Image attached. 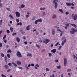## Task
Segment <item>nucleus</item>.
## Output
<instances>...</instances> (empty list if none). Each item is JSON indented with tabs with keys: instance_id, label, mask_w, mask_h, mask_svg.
I'll return each mask as SVG.
<instances>
[{
	"instance_id": "1",
	"label": "nucleus",
	"mask_w": 77,
	"mask_h": 77,
	"mask_svg": "<svg viewBox=\"0 0 77 77\" xmlns=\"http://www.w3.org/2000/svg\"><path fill=\"white\" fill-rule=\"evenodd\" d=\"M56 2H58V0H54L53 1V3L54 4V5H55L54 6L55 9H57V8L58 6V4H57V3Z\"/></svg>"
},
{
	"instance_id": "2",
	"label": "nucleus",
	"mask_w": 77,
	"mask_h": 77,
	"mask_svg": "<svg viewBox=\"0 0 77 77\" xmlns=\"http://www.w3.org/2000/svg\"><path fill=\"white\" fill-rule=\"evenodd\" d=\"M71 30L72 31H70V32L71 34H72V35H74L75 33V32H77V29H76L75 30V29L74 28H72Z\"/></svg>"
},
{
	"instance_id": "3",
	"label": "nucleus",
	"mask_w": 77,
	"mask_h": 77,
	"mask_svg": "<svg viewBox=\"0 0 77 77\" xmlns=\"http://www.w3.org/2000/svg\"><path fill=\"white\" fill-rule=\"evenodd\" d=\"M17 56L18 57H22V56L21 55V53L20 52L18 51L16 53Z\"/></svg>"
},
{
	"instance_id": "4",
	"label": "nucleus",
	"mask_w": 77,
	"mask_h": 77,
	"mask_svg": "<svg viewBox=\"0 0 77 77\" xmlns=\"http://www.w3.org/2000/svg\"><path fill=\"white\" fill-rule=\"evenodd\" d=\"M72 17H73L74 20H76L77 19V14H75L74 15V14H72Z\"/></svg>"
},
{
	"instance_id": "5",
	"label": "nucleus",
	"mask_w": 77,
	"mask_h": 77,
	"mask_svg": "<svg viewBox=\"0 0 77 77\" xmlns=\"http://www.w3.org/2000/svg\"><path fill=\"white\" fill-rule=\"evenodd\" d=\"M16 16L17 18L20 17V13L18 11H16L15 12Z\"/></svg>"
},
{
	"instance_id": "6",
	"label": "nucleus",
	"mask_w": 77,
	"mask_h": 77,
	"mask_svg": "<svg viewBox=\"0 0 77 77\" xmlns=\"http://www.w3.org/2000/svg\"><path fill=\"white\" fill-rule=\"evenodd\" d=\"M45 41H43V42H44V43H45L46 44H48V42H50V40L49 39L45 38Z\"/></svg>"
},
{
	"instance_id": "7",
	"label": "nucleus",
	"mask_w": 77,
	"mask_h": 77,
	"mask_svg": "<svg viewBox=\"0 0 77 77\" xmlns=\"http://www.w3.org/2000/svg\"><path fill=\"white\" fill-rule=\"evenodd\" d=\"M67 63V59L66 58H65L64 59V66H66V63Z\"/></svg>"
},
{
	"instance_id": "8",
	"label": "nucleus",
	"mask_w": 77,
	"mask_h": 77,
	"mask_svg": "<svg viewBox=\"0 0 77 77\" xmlns=\"http://www.w3.org/2000/svg\"><path fill=\"white\" fill-rule=\"evenodd\" d=\"M69 24H70V25H71L72 26H73V27H74L75 28H77V26L76 25H75V24L74 23H69Z\"/></svg>"
},
{
	"instance_id": "9",
	"label": "nucleus",
	"mask_w": 77,
	"mask_h": 77,
	"mask_svg": "<svg viewBox=\"0 0 77 77\" xmlns=\"http://www.w3.org/2000/svg\"><path fill=\"white\" fill-rule=\"evenodd\" d=\"M30 27H31V25H28L26 26V30H30Z\"/></svg>"
},
{
	"instance_id": "10",
	"label": "nucleus",
	"mask_w": 77,
	"mask_h": 77,
	"mask_svg": "<svg viewBox=\"0 0 77 77\" xmlns=\"http://www.w3.org/2000/svg\"><path fill=\"white\" fill-rule=\"evenodd\" d=\"M39 66L38 64H36L35 66V69H38V67L39 68Z\"/></svg>"
},
{
	"instance_id": "11",
	"label": "nucleus",
	"mask_w": 77,
	"mask_h": 77,
	"mask_svg": "<svg viewBox=\"0 0 77 77\" xmlns=\"http://www.w3.org/2000/svg\"><path fill=\"white\" fill-rule=\"evenodd\" d=\"M56 49H53L51 50V52L52 53H56Z\"/></svg>"
},
{
	"instance_id": "12",
	"label": "nucleus",
	"mask_w": 77,
	"mask_h": 77,
	"mask_svg": "<svg viewBox=\"0 0 77 77\" xmlns=\"http://www.w3.org/2000/svg\"><path fill=\"white\" fill-rule=\"evenodd\" d=\"M16 40L17 42H20V39L18 37H16Z\"/></svg>"
},
{
	"instance_id": "13",
	"label": "nucleus",
	"mask_w": 77,
	"mask_h": 77,
	"mask_svg": "<svg viewBox=\"0 0 77 77\" xmlns=\"http://www.w3.org/2000/svg\"><path fill=\"white\" fill-rule=\"evenodd\" d=\"M66 4L67 6H71V3H70L66 2Z\"/></svg>"
},
{
	"instance_id": "14",
	"label": "nucleus",
	"mask_w": 77,
	"mask_h": 77,
	"mask_svg": "<svg viewBox=\"0 0 77 77\" xmlns=\"http://www.w3.org/2000/svg\"><path fill=\"white\" fill-rule=\"evenodd\" d=\"M10 29L11 30V33H12V32H13L14 29H13V28H12V27H11L10 28Z\"/></svg>"
},
{
	"instance_id": "15",
	"label": "nucleus",
	"mask_w": 77,
	"mask_h": 77,
	"mask_svg": "<svg viewBox=\"0 0 77 77\" xmlns=\"http://www.w3.org/2000/svg\"><path fill=\"white\" fill-rule=\"evenodd\" d=\"M45 9V8H42L41 7L40 8V10L41 11H44Z\"/></svg>"
},
{
	"instance_id": "16",
	"label": "nucleus",
	"mask_w": 77,
	"mask_h": 77,
	"mask_svg": "<svg viewBox=\"0 0 77 77\" xmlns=\"http://www.w3.org/2000/svg\"><path fill=\"white\" fill-rule=\"evenodd\" d=\"M52 33L53 35H54L55 34V31H54V29H53V31L52 32Z\"/></svg>"
},
{
	"instance_id": "17",
	"label": "nucleus",
	"mask_w": 77,
	"mask_h": 77,
	"mask_svg": "<svg viewBox=\"0 0 77 77\" xmlns=\"http://www.w3.org/2000/svg\"><path fill=\"white\" fill-rule=\"evenodd\" d=\"M5 68H6V69H8V68H9V66H8L7 65H5Z\"/></svg>"
},
{
	"instance_id": "18",
	"label": "nucleus",
	"mask_w": 77,
	"mask_h": 77,
	"mask_svg": "<svg viewBox=\"0 0 77 77\" xmlns=\"http://www.w3.org/2000/svg\"><path fill=\"white\" fill-rule=\"evenodd\" d=\"M17 26H18L19 25V26H22L23 25V24H22V23L21 22L19 23H18L17 24Z\"/></svg>"
},
{
	"instance_id": "19",
	"label": "nucleus",
	"mask_w": 77,
	"mask_h": 77,
	"mask_svg": "<svg viewBox=\"0 0 77 77\" xmlns=\"http://www.w3.org/2000/svg\"><path fill=\"white\" fill-rule=\"evenodd\" d=\"M20 31L21 33L22 34H23L25 33L23 31V29L20 30Z\"/></svg>"
},
{
	"instance_id": "20",
	"label": "nucleus",
	"mask_w": 77,
	"mask_h": 77,
	"mask_svg": "<svg viewBox=\"0 0 77 77\" xmlns=\"http://www.w3.org/2000/svg\"><path fill=\"white\" fill-rule=\"evenodd\" d=\"M27 56H29V57H32V55L31 54H27Z\"/></svg>"
},
{
	"instance_id": "21",
	"label": "nucleus",
	"mask_w": 77,
	"mask_h": 77,
	"mask_svg": "<svg viewBox=\"0 0 77 77\" xmlns=\"http://www.w3.org/2000/svg\"><path fill=\"white\" fill-rule=\"evenodd\" d=\"M56 18V15L54 14L52 17V18L53 19H55V18Z\"/></svg>"
},
{
	"instance_id": "22",
	"label": "nucleus",
	"mask_w": 77,
	"mask_h": 77,
	"mask_svg": "<svg viewBox=\"0 0 77 77\" xmlns=\"http://www.w3.org/2000/svg\"><path fill=\"white\" fill-rule=\"evenodd\" d=\"M17 64H18V65H21V62L20 61H17Z\"/></svg>"
},
{
	"instance_id": "23",
	"label": "nucleus",
	"mask_w": 77,
	"mask_h": 77,
	"mask_svg": "<svg viewBox=\"0 0 77 77\" xmlns=\"http://www.w3.org/2000/svg\"><path fill=\"white\" fill-rule=\"evenodd\" d=\"M38 22L39 23H41L42 21V19H39L37 20Z\"/></svg>"
},
{
	"instance_id": "24",
	"label": "nucleus",
	"mask_w": 77,
	"mask_h": 77,
	"mask_svg": "<svg viewBox=\"0 0 77 77\" xmlns=\"http://www.w3.org/2000/svg\"><path fill=\"white\" fill-rule=\"evenodd\" d=\"M9 17L11 18H12V19H14V17L12 16V15L11 14H10L9 15Z\"/></svg>"
},
{
	"instance_id": "25",
	"label": "nucleus",
	"mask_w": 77,
	"mask_h": 77,
	"mask_svg": "<svg viewBox=\"0 0 77 77\" xmlns=\"http://www.w3.org/2000/svg\"><path fill=\"white\" fill-rule=\"evenodd\" d=\"M59 42H58L56 44H55V47H57V46H58V45H59Z\"/></svg>"
},
{
	"instance_id": "26",
	"label": "nucleus",
	"mask_w": 77,
	"mask_h": 77,
	"mask_svg": "<svg viewBox=\"0 0 77 77\" xmlns=\"http://www.w3.org/2000/svg\"><path fill=\"white\" fill-rule=\"evenodd\" d=\"M4 58L5 61H7V60H8V58H7V57H6V56H5V57Z\"/></svg>"
},
{
	"instance_id": "27",
	"label": "nucleus",
	"mask_w": 77,
	"mask_h": 77,
	"mask_svg": "<svg viewBox=\"0 0 77 77\" xmlns=\"http://www.w3.org/2000/svg\"><path fill=\"white\" fill-rule=\"evenodd\" d=\"M21 8H24L25 7V5L22 4L21 5Z\"/></svg>"
},
{
	"instance_id": "28",
	"label": "nucleus",
	"mask_w": 77,
	"mask_h": 77,
	"mask_svg": "<svg viewBox=\"0 0 77 77\" xmlns=\"http://www.w3.org/2000/svg\"><path fill=\"white\" fill-rule=\"evenodd\" d=\"M6 9L8 11H10V12H11V9H10V8H6Z\"/></svg>"
},
{
	"instance_id": "29",
	"label": "nucleus",
	"mask_w": 77,
	"mask_h": 77,
	"mask_svg": "<svg viewBox=\"0 0 77 77\" xmlns=\"http://www.w3.org/2000/svg\"><path fill=\"white\" fill-rule=\"evenodd\" d=\"M1 56H2V57H4V56H5V55H4V54H3L2 53H1Z\"/></svg>"
},
{
	"instance_id": "30",
	"label": "nucleus",
	"mask_w": 77,
	"mask_h": 77,
	"mask_svg": "<svg viewBox=\"0 0 77 77\" xmlns=\"http://www.w3.org/2000/svg\"><path fill=\"white\" fill-rule=\"evenodd\" d=\"M36 47H38V48H40V46H39V45H38L37 44H36Z\"/></svg>"
},
{
	"instance_id": "31",
	"label": "nucleus",
	"mask_w": 77,
	"mask_h": 77,
	"mask_svg": "<svg viewBox=\"0 0 77 77\" xmlns=\"http://www.w3.org/2000/svg\"><path fill=\"white\" fill-rule=\"evenodd\" d=\"M16 20L17 23H19V22H20V20H19V19H16Z\"/></svg>"
},
{
	"instance_id": "32",
	"label": "nucleus",
	"mask_w": 77,
	"mask_h": 77,
	"mask_svg": "<svg viewBox=\"0 0 77 77\" xmlns=\"http://www.w3.org/2000/svg\"><path fill=\"white\" fill-rule=\"evenodd\" d=\"M35 18H36V17H35L34 16L32 19V21H34V20H35Z\"/></svg>"
},
{
	"instance_id": "33",
	"label": "nucleus",
	"mask_w": 77,
	"mask_h": 77,
	"mask_svg": "<svg viewBox=\"0 0 77 77\" xmlns=\"http://www.w3.org/2000/svg\"><path fill=\"white\" fill-rule=\"evenodd\" d=\"M7 53H12V51H11V50L10 49H9L7 51Z\"/></svg>"
},
{
	"instance_id": "34",
	"label": "nucleus",
	"mask_w": 77,
	"mask_h": 77,
	"mask_svg": "<svg viewBox=\"0 0 77 77\" xmlns=\"http://www.w3.org/2000/svg\"><path fill=\"white\" fill-rule=\"evenodd\" d=\"M12 64H13L14 65V66H17V65H16V64H15V63H14V62H12Z\"/></svg>"
},
{
	"instance_id": "35",
	"label": "nucleus",
	"mask_w": 77,
	"mask_h": 77,
	"mask_svg": "<svg viewBox=\"0 0 77 77\" xmlns=\"http://www.w3.org/2000/svg\"><path fill=\"white\" fill-rule=\"evenodd\" d=\"M59 11H60V12H61V13H63V10L62 9H60L59 10Z\"/></svg>"
},
{
	"instance_id": "36",
	"label": "nucleus",
	"mask_w": 77,
	"mask_h": 77,
	"mask_svg": "<svg viewBox=\"0 0 77 77\" xmlns=\"http://www.w3.org/2000/svg\"><path fill=\"white\" fill-rule=\"evenodd\" d=\"M38 20H36L35 22V24H38Z\"/></svg>"
},
{
	"instance_id": "37",
	"label": "nucleus",
	"mask_w": 77,
	"mask_h": 77,
	"mask_svg": "<svg viewBox=\"0 0 77 77\" xmlns=\"http://www.w3.org/2000/svg\"><path fill=\"white\" fill-rule=\"evenodd\" d=\"M57 68L58 69H60V68H61V66H57Z\"/></svg>"
},
{
	"instance_id": "38",
	"label": "nucleus",
	"mask_w": 77,
	"mask_h": 77,
	"mask_svg": "<svg viewBox=\"0 0 77 77\" xmlns=\"http://www.w3.org/2000/svg\"><path fill=\"white\" fill-rule=\"evenodd\" d=\"M7 56L8 58H10V57H11V56H10V54H8Z\"/></svg>"
},
{
	"instance_id": "39",
	"label": "nucleus",
	"mask_w": 77,
	"mask_h": 77,
	"mask_svg": "<svg viewBox=\"0 0 77 77\" xmlns=\"http://www.w3.org/2000/svg\"><path fill=\"white\" fill-rule=\"evenodd\" d=\"M70 71H71V69H69L67 70V72H70Z\"/></svg>"
},
{
	"instance_id": "40",
	"label": "nucleus",
	"mask_w": 77,
	"mask_h": 77,
	"mask_svg": "<svg viewBox=\"0 0 77 77\" xmlns=\"http://www.w3.org/2000/svg\"><path fill=\"white\" fill-rule=\"evenodd\" d=\"M8 65L10 66H12V63H9L8 64Z\"/></svg>"
},
{
	"instance_id": "41",
	"label": "nucleus",
	"mask_w": 77,
	"mask_h": 77,
	"mask_svg": "<svg viewBox=\"0 0 77 77\" xmlns=\"http://www.w3.org/2000/svg\"><path fill=\"white\" fill-rule=\"evenodd\" d=\"M1 76L2 77H6V76L4 75V74H2Z\"/></svg>"
},
{
	"instance_id": "42",
	"label": "nucleus",
	"mask_w": 77,
	"mask_h": 77,
	"mask_svg": "<svg viewBox=\"0 0 77 77\" xmlns=\"http://www.w3.org/2000/svg\"><path fill=\"white\" fill-rule=\"evenodd\" d=\"M48 54H49V57H51V56H52V54H51V53H49Z\"/></svg>"
},
{
	"instance_id": "43",
	"label": "nucleus",
	"mask_w": 77,
	"mask_h": 77,
	"mask_svg": "<svg viewBox=\"0 0 77 77\" xmlns=\"http://www.w3.org/2000/svg\"><path fill=\"white\" fill-rule=\"evenodd\" d=\"M6 34H5L4 36L3 37V38L5 39L6 38Z\"/></svg>"
},
{
	"instance_id": "44",
	"label": "nucleus",
	"mask_w": 77,
	"mask_h": 77,
	"mask_svg": "<svg viewBox=\"0 0 77 77\" xmlns=\"http://www.w3.org/2000/svg\"><path fill=\"white\" fill-rule=\"evenodd\" d=\"M61 45L62 46H63V45H64V42H63V41L62 42V43H61Z\"/></svg>"
},
{
	"instance_id": "45",
	"label": "nucleus",
	"mask_w": 77,
	"mask_h": 77,
	"mask_svg": "<svg viewBox=\"0 0 77 77\" xmlns=\"http://www.w3.org/2000/svg\"><path fill=\"white\" fill-rule=\"evenodd\" d=\"M61 48H62V46H60L58 48V50H61Z\"/></svg>"
},
{
	"instance_id": "46",
	"label": "nucleus",
	"mask_w": 77,
	"mask_h": 77,
	"mask_svg": "<svg viewBox=\"0 0 77 77\" xmlns=\"http://www.w3.org/2000/svg\"><path fill=\"white\" fill-rule=\"evenodd\" d=\"M17 35V33L16 32L13 33L12 34V36H15V35Z\"/></svg>"
},
{
	"instance_id": "47",
	"label": "nucleus",
	"mask_w": 77,
	"mask_h": 77,
	"mask_svg": "<svg viewBox=\"0 0 77 77\" xmlns=\"http://www.w3.org/2000/svg\"><path fill=\"white\" fill-rule=\"evenodd\" d=\"M45 70L46 71H50V70L48 68H46Z\"/></svg>"
},
{
	"instance_id": "48",
	"label": "nucleus",
	"mask_w": 77,
	"mask_h": 77,
	"mask_svg": "<svg viewBox=\"0 0 77 77\" xmlns=\"http://www.w3.org/2000/svg\"><path fill=\"white\" fill-rule=\"evenodd\" d=\"M3 22V20H0V24L2 25V22Z\"/></svg>"
},
{
	"instance_id": "49",
	"label": "nucleus",
	"mask_w": 77,
	"mask_h": 77,
	"mask_svg": "<svg viewBox=\"0 0 77 77\" xmlns=\"http://www.w3.org/2000/svg\"><path fill=\"white\" fill-rule=\"evenodd\" d=\"M7 33H10V31H9V30H7Z\"/></svg>"
},
{
	"instance_id": "50",
	"label": "nucleus",
	"mask_w": 77,
	"mask_h": 77,
	"mask_svg": "<svg viewBox=\"0 0 77 77\" xmlns=\"http://www.w3.org/2000/svg\"><path fill=\"white\" fill-rule=\"evenodd\" d=\"M66 26L67 27H69V23H67L66 24Z\"/></svg>"
},
{
	"instance_id": "51",
	"label": "nucleus",
	"mask_w": 77,
	"mask_h": 77,
	"mask_svg": "<svg viewBox=\"0 0 77 77\" xmlns=\"http://www.w3.org/2000/svg\"><path fill=\"white\" fill-rule=\"evenodd\" d=\"M10 71H11V69H9L8 70H7V72H9Z\"/></svg>"
},
{
	"instance_id": "52",
	"label": "nucleus",
	"mask_w": 77,
	"mask_h": 77,
	"mask_svg": "<svg viewBox=\"0 0 77 77\" xmlns=\"http://www.w3.org/2000/svg\"><path fill=\"white\" fill-rule=\"evenodd\" d=\"M63 42H64V43H66V39H64L63 40Z\"/></svg>"
},
{
	"instance_id": "53",
	"label": "nucleus",
	"mask_w": 77,
	"mask_h": 77,
	"mask_svg": "<svg viewBox=\"0 0 77 77\" xmlns=\"http://www.w3.org/2000/svg\"><path fill=\"white\" fill-rule=\"evenodd\" d=\"M73 57L74 59H75V57H76L75 56V55L74 54L73 55Z\"/></svg>"
},
{
	"instance_id": "54",
	"label": "nucleus",
	"mask_w": 77,
	"mask_h": 77,
	"mask_svg": "<svg viewBox=\"0 0 77 77\" xmlns=\"http://www.w3.org/2000/svg\"><path fill=\"white\" fill-rule=\"evenodd\" d=\"M0 7H3V5H2V4L0 3Z\"/></svg>"
},
{
	"instance_id": "55",
	"label": "nucleus",
	"mask_w": 77,
	"mask_h": 77,
	"mask_svg": "<svg viewBox=\"0 0 77 77\" xmlns=\"http://www.w3.org/2000/svg\"><path fill=\"white\" fill-rule=\"evenodd\" d=\"M4 41L5 43H6V42H7V41L5 39L4 40Z\"/></svg>"
},
{
	"instance_id": "56",
	"label": "nucleus",
	"mask_w": 77,
	"mask_h": 77,
	"mask_svg": "<svg viewBox=\"0 0 77 77\" xmlns=\"http://www.w3.org/2000/svg\"><path fill=\"white\" fill-rule=\"evenodd\" d=\"M69 14V12H66V15H68Z\"/></svg>"
},
{
	"instance_id": "57",
	"label": "nucleus",
	"mask_w": 77,
	"mask_h": 77,
	"mask_svg": "<svg viewBox=\"0 0 77 77\" xmlns=\"http://www.w3.org/2000/svg\"><path fill=\"white\" fill-rule=\"evenodd\" d=\"M55 62H57V63L58 62H59V60H56L55 61Z\"/></svg>"
},
{
	"instance_id": "58",
	"label": "nucleus",
	"mask_w": 77,
	"mask_h": 77,
	"mask_svg": "<svg viewBox=\"0 0 77 77\" xmlns=\"http://www.w3.org/2000/svg\"><path fill=\"white\" fill-rule=\"evenodd\" d=\"M18 68H19L20 69H23V68L20 67H18Z\"/></svg>"
},
{
	"instance_id": "59",
	"label": "nucleus",
	"mask_w": 77,
	"mask_h": 77,
	"mask_svg": "<svg viewBox=\"0 0 77 77\" xmlns=\"http://www.w3.org/2000/svg\"><path fill=\"white\" fill-rule=\"evenodd\" d=\"M0 47H2V43H0Z\"/></svg>"
},
{
	"instance_id": "60",
	"label": "nucleus",
	"mask_w": 77,
	"mask_h": 77,
	"mask_svg": "<svg viewBox=\"0 0 77 77\" xmlns=\"http://www.w3.org/2000/svg\"><path fill=\"white\" fill-rule=\"evenodd\" d=\"M68 75H69V77H71V73H68Z\"/></svg>"
},
{
	"instance_id": "61",
	"label": "nucleus",
	"mask_w": 77,
	"mask_h": 77,
	"mask_svg": "<svg viewBox=\"0 0 77 77\" xmlns=\"http://www.w3.org/2000/svg\"><path fill=\"white\" fill-rule=\"evenodd\" d=\"M57 30L59 32H61V30H60V29H57Z\"/></svg>"
},
{
	"instance_id": "62",
	"label": "nucleus",
	"mask_w": 77,
	"mask_h": 77,
	"mask_svg": "<svg viewBox=\"0 0 77 77\" xmlns=\"http://www.w3.org/2000/svg\"><path fill=\"white\" fill-rule=\"evenodd\" d=\"M26 69H29V68L27 66H26Z\"/></svg>"
},
{
	"instance_id": "63",
	"label": "nucleus",
	"mask_w": 77,
	"mask_h": 77,
	"mask_svg": "<svg viewBox=\"0 0 77 77\" xmlns=\"http://www.w3.org/2000/svg\"><path fill=\"white\" fill-rule=\"evenodd\" d=\"M53 47V44H52L51 45V48H52V47Z\"/></svg>"
},
{
	"instance_id": "64",
	"label": "nucleus",
	"mask_w": 77,
	"mask_h": 77,
	"mask_svg": "<svg viewBox=\"0 0 77 77\" xmlns=\"http://www.w3.org/2000/svg\"><path fill=\"white\" fill-rule=\"evenodd\" d=\"M23 38L24 39H26V37H25V36H24L23 37Z\"/></svg>"
}]
</instances>
